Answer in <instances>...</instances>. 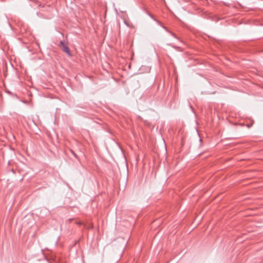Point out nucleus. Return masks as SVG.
I'll list each match as a JSON object with an SVG mask.
<instances>
[{"label": "nucleus", "instance_id": "f257e3e1", "mask_svg": "<svg viewBox=\"0 0 263 263\" xmlns=\"http://www.w3.org/2000/svg\"><path fill=\"white\" fill-rule=\"evenodd\" d=\"M59 47L62 48V50L67 53L68 55L71 56V53L67 44L65 41H61L59 44Z\"/></svg>", "mask_w": 263, "mask_h": 263}, {"label": "nucleus", "instance_id": "f03ea898", "mask_svg": "<svg viewBox=\"0 0 263 263\" xmlns=\"http://www.w3.org/2000/svg\"><path fill=\"white\" fill-rule=\"evenodd\" d=\"M171 34H172V35L174 37L177 38V37H176V35H175L174 33H172V32H171Z\"/></svg>", "mask_w": 263, "mask_h": 263}, {"label": "nucleus", "instance_id": "7ed1b4c3", "mask_svg": "<svg viewBox=\"0 0 263 263\" xmlns=\"http://www.w3.org/2000/svg\"><path fill=\"white\" fill-rule=\"evenodd\" d=\"M163 28L164 29H165V30H166V28L165 27L163 26Z\"/></svg>", "mask_w": 263, "mask_h": 263}, {"label": "nucleus", "instance_id": "20e7f679", "mask_svg": "<svg viewBox=\"0 0 263 263\" xmlns=\"http://www.w3.org/2000/svg\"><path fill=\"white\" fill-rule=\"evenodd\" d=\"M78 224H81V222H78Z\"/></svg>", "mask_w": 263, "mask_h": 263}, {"label": "nucleus", "instance_id": "39448f33", "mask_svg": "<svg viewBox=\"0 0 263 263\" xmlns=\"http://www.w3.org/2000/svg\"><path fill=\"white\" fill-rule=\"evenodd\" d=\"M159 24H160V22L157 21Z\"/></svg>", "mask_w": 263, "mask_h": 263}]
</instances>
